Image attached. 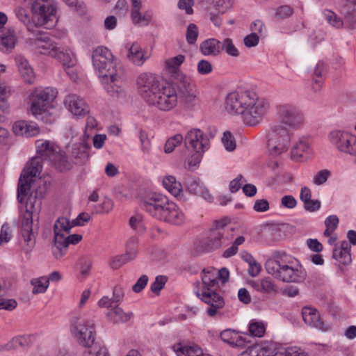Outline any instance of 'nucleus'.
<instances>
[{
    "instance_id": "nucleus-1",
    "label": "nucleus",
    "mask_w": 356,
    "mask_h": 356,
    "mask_svg": "<svg viewBox=\"0 0 356 356\" xmlns=\"http://www.w3.org/2000/svg\"><path fill=\"white\" fill-rule=\"evenodd\" d=\"M225 108L232 115H241L245 124L255 126L268 113L270 104L256 92L241 88L227 95Z\"/></svg>"
},
{
    "instance_id": "nucleus-2",
    "label": "nucleus",
    "mask_w": 356,
    "mask_h": 356,
    "mask_svg": "<svg viewBox=\"0 0 356 356\" xmlns=\"http://www.w3.org/2000/svg\"><path fill=\"white\" fill-rule=\"evenodd\" d=\"M174 84L175 88L165 83L149 104L164 111L172 109L178 99L186 109L192 110L200 106L199 92L191 78L182 74H178Z\"/></svg>"
},
{
    "instance_id": "nucleus-3",
    "label": "nucleus",
    "mask_w": 356,
    "mask_h": 356,
    "mask_svg": "<svg viewBox=\"0 0 356 356\" xmlns=\"http://www.w3.org/2000/svg\"><path fill=\"white\" fill-rule=\"evenodd\" d=\"M141 208L152 217L172 225H181L184 214L175 203L161 193H149L140 201Z\"/></svg>"
},
{
    "instance_id": "nucleus-4",
    "label": "nucleus",
    "mask_w": 356,
    "mask_h": 356,
    "mask_svg": "<svg viewBox=\"0 0 356 356\" xmlns=\"http://www.w3.org/2000/svg\"><path fill=\"white\" fill-rule=\"evenodd\" d=\"M293 259L285 252H276L273 259H269L265 264L268 274L283 282L300 283L305 280L306 273L293 268Z\"/></svg>"
},
{
    "instance_id": "nucleus-5",
    "label": "nucleus",
    "mask_w": 356,
    "mask_h": 356,
    "mask_svg": "<svg viewBox=\"0 0 356 356\" xmlns=\"http://www.w3.org/2000/svg\"><path fill=\"white\" fill-rule=\"evenodd\" d=\"M39 156L31 159L29 166L24 169L19 179L17 186V200L20 203L25 201V199L32 194L34 203L37 202V200L40 204V200L42 197L43 195L42 192L38 193L36 190L34 193L31 192L32 184L34 182V178L39 175L42 169V161L43 160L48 161L49 159H45L42 155L38 154Z\"/></svg>"
},
{
    "instance_id": "nucleus-6",
    "label": "nucleus",
    "mask_w": 356,
    "mask_h": 356,
    "mask_svg": "<svg viewBox=\"0 0 356 356\" xmlns=\"http://www.w3.org/2000/svg\"><path fill=\"white\" fill-rule=\"evenodd\" d=\"M32 194L26 202V211L21 221L19 243L22 251L29 258L36 243L37 228L33 227V213L36 211Z\"/></svg>"
},
{
    "instance_id": "nucleus-7",
    "label": "nucleus",
    "mask_w": 356,
    "mask_h": 356,
    "mask_svg": "<svg viewBox=\"0 0 356 356\" xmlns=\"http://www.w3.org/2000/svg\"><path fill=\"white\" fill-rule=\"evenodd\" d=\"M233 232L226 219L215 220L207 237L200 242L201 247L205 252H211L227 246L234 238Z\"/></svg>"
},
{
    "instance_id": "nucleus-8",
    "label": "nucleus",
    "mask_w": 356,
    "mask_h": 356,
    "mask_svg": "<svg viewBox=\"0 0 356 356\" xmlns=\"http://www.w3.org/2000/svg\"><path fill=\"white\" fill-rule=\"evenodd\" d=\"M31 11L36 26L51 29L58 22L56 7L51 0L34 1L32 2Z\"/></svg>"
},
{
    "instance_id": "nucleus-9",
    "label": "nucleus",
    "mask_w": 356,
    "mask_h": 356,
    "mask_svg": "<svg viewBox=\"0 0 356 356\" xmlns=\"http://www.w3.org/2000/svg\"><path fill=\"white\" fill-rule=\"evenodd\" d=\"M37 154L42 155L53 163L60 172L69 170L72 168V163L68 161L66 154L61 152L59 147L49 140L36 141Z\"/></svg>"
},
{
    "instance_id": "nucleus-10",
    "label": "nucleus",
    "mask_w": 356,
    "mask_h": 356,
    "mask_svg": "<svg viewBox=\"0 0 356 356\" xmlns=\"http://www.w3.org/2000/svg\"><path fill=\"white\" fill-rule=\"evenodd\" d=\"M37 41L36 45L41 54L56 58L67 68H70L75 65L76 60L71 51L58 47V44L51 41L48 36H37Z\"/></svg>"
},
{
    "instance_id": "nucleus-11",
    "label": "nucleus",
    "mask_w": 356,
    "mask_h": 356,
    "mask_svg": "<svg viewBox=\"0 0 356 356\" xmlns=\"http://www.w3.org/2000/svg\"><path fill=\"white\" fill-rule=\"evenodd\" d=\"M291 133L283 125L276 124L270 128L267 147L270 155L275 157L286 152L290 144Z\"/></svg>"
},
{
    "instance_id": "nucleus-12",
    "label": "nucleus",
    "mask_w": 356,
    "mask_h": 356,
    "mask_svg": "<svg viewBox=\"0 0 356 356\" xmlns=\"http://www.w3.org/2000/svg\"><path fill=\"white\" fill-rule=\"evenodd\" d=\"M70 332L80 346L91 347L94 344L96 332L90 321L81 317L73 318L70 323Z\"/></svg>"
},
{
    "instance_id": "nucleus-13",
    "label": "nucleus",
    "mask_w": 356,
    "mask_h": 356,
    "mask_svg": "<svg viewBox=\"0 0 356 356\" xmlns=\"http://www.w3.org/2000/svg\"><path fill=\"white\" fill-rule=\"evenodd\" d=\"M113 58L111 51L106 47H98L93 51L92 63L99 76L110 77L112 81L115 79L117 70L114 67Z\"/></svg>"
},
{
    "instance_id": "nucleus-14",
    "label": "nucleus",
    "mask_w": 356,
    "mask_h": 356,
    "mask_svg": "<svg viewBox=\"0 0 356 356\" xmlns=\"http://www.w3.org/2000/svg\"><path fill=\"white\" fill-rule=\"evenodd\" d=\"M165 83L156 75L152 73H142L137 79L139 94L149 104Z\"/></svg>"
},
{
    "instance_id": "nucleus-15",
    "label": "nucleus",
    "mask_w": 356,
    "mask_h": 356,
    "mask_svg": "<svg viewBox=\"0 0 356 356\" xmlns=\"http://www.w3.org/2000/svg\"><path fill=\"white\" fill-rule=\"evenodd\" d=\"M330 143L341 153L356 156V136L349 132L334 130L328 136Z\"/></svg>"
},
{
    "instance_id": "nucleus-16",
    "label": "nucleus",
    "mask_w": 356,
    "mask_h": 356,
    "mask_svg": "<svg viewBox=\"0 0 356 356\" xmlns=\"http://www.w3.org/2000/svg\"><path fill=\"white\" fill-rule=\"evenodd\" d=\"M55 97L54 91L47 88L43 90H36L31 95V112L38 119L40 118L47 111L49 103Z\"/></svg>"
},
{
    "instance_id": "nucleus-17",
    "label": "nucleus",
    "mask_w": 356,
    "mask_h": 356,
    "mask_svg": "<svg viewBox=\"0 0 356 356\" xmlns=\"http://www.w3.org/2000/svg\"><path fill=\"white\" fill-rule=\"evenodd\" d=\"M184 145L188 149L195 152L204 153L210 147V140L208 136L201 129H193L186 134Z\"/></svg>"
},
{
    "instance_id": "nucleus-18",
    "label": "nucleus",
    "mask_w": 356,
    "mask_h": 356,
    "mask_svg": "<svg viewBox=\"0 0 356 356\" xmlns=\"http://www.w3.org/2000/svg\"><path fill=\"white\" fill-rule=\"evenodd\" d=\"M277 114L279 120L289 127L297 129L302 124V113L294 106L281 104L277 106Z\"/></svg>"
},
{
    "instance_id": "nucleus-19",
    "label": "nucleus",
    "mask_w": 356,
    "mask_h": 356,
    "mask_svg": "<svg viewBox=\"0 0 356 356\" xmlns=\"http://www.w3.org/2000/svg\"><path fill=\"white\" fill-rule=\"evenodd\" d=\"M196 295L209 305L207 312L210 316H214L218 309L222 308L225 305L223 298L215 290L198 289L196 291Z\"/></svg>"
},
{
    "instance_id": "nucleus-20",
    "label": "nucleus",
    "mask_w": 356,
    "mask_h": 356,
    "mask_svg": "<svg viewBox=\"0 0 356 356\" xmlns=\"http://www.w3.org/2000/svg\"><path fill=\"white\" fill-rule=\"evenodd\" d=\"M302 316L305 323L323 332L330 329V325L322 321L318 311L314 307H304L302 309Z\"/></svg>"
},
{
    "instance_id": "nucleus-21",
    "label": "nucleus",
    "mask_w": 356,
    "mask_h": 356,
    "mask_svg": "<svg viewBox=\"0 0 356 356\" xmlns=\"http://www.w3.org/2000/svg\"><path fill=\"white\" fill-rule=\"evenodd\" d=\"M136 238H131L127 243L126 252L121 255L113 257L111 259L110 266L113 269H118L122 265L134 260L137 255L136 248Z\"/></svg>"
},
{
    "instance_id": "nucleus-22",
    "label": "nucleus",
    "mask_w": 356,
    "mask_h": 356,
    "mask_svg": "<svg viewBox=\"0 0 356 356\" xmlns=\"http://www.w3.org/2000/svg\"><path fill=\"white\" fill-rule=\"evenodd\" d=\"M65 104L74 115L83 116L89 112L88 106L84 100L75 94L68 95L65 99Z\"/></svg>"
},
{
    "instance_id": "nucleus-23",
    "label": "nucleus",
    "mask_w": 356,
    "mask_h": 356,
    "mask_svg": "<svg viewBox=\"0 0 356 356\" xmlns=\"http://www.w3.org/2000/svg\"><path fill=\"white\" fill-rule=\"evenodd\" d=\"M82 239V236L77 234L63 236V240H60V243H55L52 248V252L54 257L59 259L63 257L67 250L70 244H76Z\"/></svg>"
},
{
    "instance_id": "nucleus-24",
    "label": "nucleus",
    "mask_w": 356,
    "mask_h": 356,
    "mask_svg": "<svg viewBox=\"0 0 356 356\" xmlns=\"http://www.w3.org/2000/svg\"><path fill=\"white\" fill-rule=\"evenodd\" d=\"M16 16L18 18V19L24 24L26 27L27 28V30L30 32H32L35 35V44L38 42L37 41V36L38 37H44L45 36L41 31L35 30L34 28L36 26L35 19L33 17V19H31V17L29 12L24 8L19 7L15 10Z\"/></svg>"
},
{
    "instance_id": "nucleus-25",
    "label": "nucleus",
    "mask_w": 356,
    "mask_h": 356,
    "mask_svg": "<svg viewBox=\"0 0 356 356\" xmlns=\"http://www.w3.org/2000/svg\"><path fill=\"white\" fill-rule=\"evenodd\" d=\"M186 184L191 193L200 196L208 202L212 200L211 195L198 178L188 177L186 179Z\"/></svg>"
},
{
    "instance_id": "nucleus-26",
    "label": "nucleus",
    "mask_w": 356,
    "mask_h": 356,
    "mask_svg": "<svg viewBox=\"0 0 356 356\" xmlns=\"http://www.w3.org/2000/svg\"><path fill=\"white\" fill-rule=\"evenodd\" d=\"M15 134L25 137H32L39 133V127L34 122H28L24 120L16 122L13 126Z\"/></svg>"
},
{
    "instance_id": "nucleus-27",
    "label": "nucleus",
    "mask_w": 356,
    "mask_h": 356,
    "mask_svg": "<svg viewBox=\"0 0 356 356\" xmlns=\"http://www.w3.org/2000/svg\"><path fill=\"white\" fill-rule=\"evenodd\" d=\"M72 226V221L70 222L67 218L61 217L58 218L54 223V238L55 243H60V240H63V236L67 235L70 232Z\"/></svg>"
},
{
    "instance_id": "nucleus-28",
    "label": "nucleus",
    "mask_w": 356,
    "mask_h": 356,
    "mask_svg": "<svg viewBox=\"0 0 356 356\" xmlns=\"http://www.w3.org/2000/svg\"><path fill=\"white\" fill-rule=\"evenodd\" d=\"M15 61L22 78L29 83H32L34 80V73L29 61L22 55L17 56Z\"/></svg>"
},
{
    "instance_id": "nucleus-29",
    "label": "nucleus",
    "mask_w": 356,
    "mask_h": 356,
    "mask_svg": "<svg viewBox=\"0 0 356 356\" xmlns=\"http://www.w3.org/2000/svg\"><path fill=\"white\" fill-rule=\"evenodd\" d=\"M200 50L204 56H217L220 54V41L216 38H209L200 45Z\"/></svg>"
},
{
    "instance_id": "nucleus-30",
    "label": "nucleus",
    "mask_w": 356,
    "mask_h": 356,
    "mask_svg": "<svg viewBox=\"0 0 356 356\" xmlns=\"http://www.w3.org/2000/svg\"><path fill=\"white\" fill-rule=\"evenodd\" d=\"M220 337L224 342L229 344L232 347H243L246 342L243 337L231 329L222 331Z\"/></svg>"
},
{
    "instance_id": "nucleus-31",
    "label": "nucleus",
    "mask_w": 356,
    "mask_h": 356,
    "mask_svg": "<svg viewBox=\"0 0 356 356\" xmlns=\"http://www.w3.org/2000/svg\"><path fill=\"white\" fill-rule=\"evenodd\" d=\"M163 185L175 197L181 199L183 196L182 185L177 181L174 176L165 177L163 180Z\"/></svg>"
},
{
    "instance_id": "nucleus-32",
    "label": "nucleus",
    "mask_w": 356,
    "mask_h": 356,
    "mask_svg": "<svg viewBox=\"0 0 356 356\" xmlns=\"http://www.w3.org/2000/svg\"><path fill=\"white\" fill-rule=\"evenodd\" d=\"M327 73V65L322 61H318L312 72L313 90L314 91L319 90L324 81Z\"/></svg>"
},
{
    "instance_id": "nucleus-33",
    "label": "nucleus",
    "mask_w": 356,
    "mask_h": 356,
    "mask_svg": "<svg viewBox=\"0 0 356 356\" xmlns=\"http://www.w3.org/2000/svg\"><path fill=\"white\" fill-rule=\"evenodd\" d=\"M106 316L109 321L114 323H119L128 321L133 316V313H126L117 305L107 312Z\"/></svg>"
},
{
    "instance_id": "nucleus-34",
    "label": "nucleus",
    "mask_w": 356,
    "mask_h": 356,
    "mask_svg": "<svg viewBox=\"0 0 356 356\" xmlns=\"http://www.w3.org/2000/svg\"><path fill=\"white\" fill-rule=\"evenodd\" d=\"M177 356H204L202 349L197 345L184 346L176 343L173 346Z\"/></svg>"
},
{
    "instance_id": "nucleus-35",
    "label": "nucleus",
    "mask_w": 356,
    "mask_h": 356,
    "mask_svg": "<svg viewBox=\"0 0 356 356\" xmlns=\"http://www.w3.org/2000/svg\"><path fill=\"white\" fill-rule=\"evenodd\" d=\"M127 56L134 64L138 66L142 65L149 57L145 55L141 47L137 43L132 44L129 48Z\"/></svg>"
},
{
    "instance_id": "nucleus-36",
    "label": "nucleus",
    "mask_w": 356,
    "mask_h": 356,
    "mask_svg": "<svg viewBox=\"0 0 356 356\" xmlns=\"http://www.w3.org/2000/svg\"><path fill=\"white\" fill-rule=\"evenodd\" d=\"M17 38L13 29H8L0 36V50L2 51H10L15 46Z\"/></svg>"
},
{
    "instance_id": "nucleus-37",
    "label": "nucleus",
    "mask_w": 356,
    "mask_h": 356,
    "mask_svg": "<svg viewBox=\"0 0 356 356\" xmlns=\"http://www.w3.org/2000/svg\"><path fill=\"white\" fill-rule=\"evenodd\" d=\"M272 350L268 345L252 346L241 353L238 356H273Z\"/></svg>"
},
{
    "instance_id": "nucleus-38",
    "label": "nucleus",
    "mask_w": 356,
    "mask_h": 356,
    "mask_svg": "<svg viewBox=\"0 0 356 356\" xmlns=\"http://www.w3.org/2000/svg\"><path fill=\"white\" fill-rule=\"evenodd\" d=\"M32 343L31 336H18L13 337L8 343H6L4 346V350H10L19 348H25L29 347Z\"/></svg>"
},
{
    "instance_id": "nucleus-39",
    "label": "nucleus",
    "mask_w": 356,
    "mask_h": 356,
    "mask_svg": "<svg viewBox=\"0 0 356 356\" xmlns=\"http://www.w3.org/2000/svg\"><path fill=\"white\" fill-rule=\"evenodd\" d=\"M340 13L347 23L350 25L356 24V4L342 3Z\"/></svg>"
},
{
    "instance_id": "nucleus-40",
    "label": "nucleus",
    "mask_w": 356,
    "mask_h": 356,
    "mask_svg": "<svg viewBox=\"0 0 356 356\" xmlns=\"http://www.w3.org/2000/svg\"><path fill=\"white\" fill-rule=\"evenodd\" d=\"M202 289L215 290L218 286V279L217 276L211 272H205L203 270V275L202 277Z\"/></svg>"
},
{
    "instance_id": "nucleus-41",
    "label": "nucleus",
    "mask_w": 356,
    "mask_h": 356,
    "mask_svg": "<svg viewBox=\"0 0 356 356\" xmlns=\"http://www.w3.org/2000/svg\"><path fill=\"white\" fill-rule=\"evenodd\" d=\"M310 149L309 143L305 138L300 139L291 149V156L296 159L302 156L304 152H309Z\"/></svg>"
},
{
    "instance_id": "nucleus-42",
    "label": "nucleus",
    "mask_w": 356,
    "mask_h": 356,
    "mask_svg": "<svg viewBox=\"0 0 356 356\" xmlns=\"http://www.w3.org/2000/svg\"><path fill=\"white\" fill-rule=\"evenodd\" d=\"M115 79L112 81V79L110 77H108L107 79H109L110 83H108L105 86L107 92L111 96L118 95L122 91L121 88H122V80L121 76L119 75V74L117 71H116V75L115 76Z\"/></svg>"
},
{
    "instance_id": "nucleus-43",
    "label": "nucleus",
    "mask_w": 356,
    "mask_h": 356,
    "mask_svg": "<svg viewBox=\"0 0 356 356\" xmlns=\"http://www.w3.org/2000/svg\"><path fill=\"white\" fill-rule=\"evenodd\" d=\"M225 51L227 54L232 57H238L239 51L234 45L232 39L229 38H224L220 41V53Z\"/></svg>"
},
{
    "instance_id": "nucleus-44",
    "label": "nucleus",
    "mask_w": 356,
    "mask_h": 356,
    "mask_svg": "<svg viewBox=\"0 0 356 356\" xmlns=\"http://www.w3.org/2000/svg\"><path fill=\"white\" fill-rule=\"evenodd\" d=\"M33 286V293H42L46 291L48 288L49 280H47L46 277H40L38 279H33L31 282Z\"/></svg>"
},
{
    "instance_id": "nucleus-45",
    "label": "nucleus",
    "mask_w": 356,
    "mask_h": 356,
    "mask_svg": "<svg viewBox=\"0 0 356 356\" xmlns=\"http://www.w3.org/2000/svg\"><path fill=\"white\" fill-rule=\"evenodd\" d=\"M129 226L138 233H142L145 230L144 218L140 214H136L129 218Z\"/></svg>"
},
{
    "instance_id": "nucleus-46",
    "label": "nucleus",
    "mask_w": 356,
    "mask_h": 356,
    "mask_svg": "<svg viewBox=\"0 0 356 356\" xmlns=\"http://www.w3.org/2000/svg\"><path fill=\"white\" fill-rule=\"evenodd\" d=\"M332 257L343 266L349 265L352 261L350 252H343L337 248L334 250Z\"/></svg>"
},
{
    "instance_id": "nucleus-47",
    "label": "nucleus",
    "mask_w": 356,
    "mask_h": 356,
    "mask_svg": "<svg viewBox=\"0 0 356 356\" xmlns=\"http://www.w3.org/2000/svg\"><path fill=\"white\" fill-rule=\"evenodd\" d=\"M323 15L325 20L333 27L339 29L343 26V22L342 19L334 12L330 10H326L324 11Z\"/></svg>"
},
{
    "instance_id": "nucleus-48",
    "label": "nucleus",
    "mask_w": 356,
    "mask_h": 356,
    "mask_svg": "<svg viewBox=\"0 0 356 356\" xmlns=\"http://www.w3.org/2000/svg\"><path fill=\"white\" fill-rule=\"evenodd\" d=\"M185 56L179 54L170 58L165 61V67L169 72H175L179 67L184 63Z\"/></svg>"
},
{
    "instance_id": "nucleus-49",
    "label": "nucleus",
    "mask_w": 356,
    "mask_h": 356,
    "mask_svg": "<svg viewBox=\"0 0 356 356\" xmlns=\"http://www.w3.org/2000/svg\"><path fill=\"white\" fill-rule=\"evenodd\" d=\"M261 293H275L277 292L276 286L272 279L266 277L260 280Z\"/></svg>"
},
{
    "instance_id": "nucleus-50",
    "label": "nucleus",
    "mask_w": 356,
    "mask_h": 356,
    "mask_svg": "<svg viewBox=\"0 0 356 356\" xmlns=\"http://www.w3.org/2000/svg\"><path fill=\"white\" fill-rule=\"evenodd\" d=\"M131 17L134 24L143 26H147L151 19L149 16L142 15L140 10H131Z\"/></svg>"
},
{
    "instance_id": "nucleus-51",
    "label": "nucleus",
    "mask_w": 356,
    "mask_h": 356,
    "mask_svg": "<svg viewBox=\"0 0 356 356\" xmlns=\"http://www.w3.org/2000/svg\"><path fill=\"white\" fill-rule=\"evenodd\" d=\"M184 138L181 134H176L174 136L170 138L165 144V152L168 154L171 153L177 145L181 144Z\"/></svg>"
},
{
    "instance_id": "nucleus-52",
    "label": "nucleus",
    "mask_w": 356,
    "mask_h": 356,
    "mask_svg": "<svg viewBox=\"0 0 356 356\" xmlns=\"http://www.w3.org/2000/svg\"><path fill=\"white\" fill-rule=\"evenodd\" d=\"M198 29L195 24H190L186 29V41L190 44H193L196 42L198 37Z\"/></svg>"
},
{
    "instance_id": "nucleus-53",
    "label": "nucleus",
    "mask_w": 356,
    "mask_h": 356,
    "mask_svg": "<svg viewBox=\"0 0 356 356\" xmlns=\"http://www.w3.org/2000/svg\"><path fill=\"white\" fill-rule=\"evenodd\" d=\"M222 142L227 150L233 151L235 149V138L230 131H226L224 132L223 136L222 138Z\"/></svg>"
},
{
    "instance_id": "nucleus-54",
    "label": "nucleus",
    "mask_w": 356,
    "mask_h": 356,
    "mask_svg": "<svg viewBox=\"0 0 356 356\" xmlns=\"http://www.w3.org/2000/svg\"><path fill=\"white\" fill-rule=\"evenodd\" d=\"M166 282L167 277L165 276H156L154 282L151 284V291L156 294H159L160 291L164 287Z\"/></svg>"
},
{
    "instance_id": "nucleus-55",
    "label": "nucleus",
    "mask_w": 356,
    "mask_h": 356,
    "mask_svg": "<svg viewBox=\"0 0 356 356\" xmlns=\"http://www.w3.org/2000/svg\"><path fill=\"white\" fill-rule=\"evenodd\" d=\"M12 238V229L8 223H4L0 231V245L8 243Z\"/></svg>"
},
{
    "instance_id": "nucleus-56",
    "label": "nucleus",
    "mask_w": 356,
    "mask_h": 356,
    "mask_svg": "<svg viewBox=\"0 0 356 356\" xmlns=\"http://www.w3.org/2000/svg\"><path fill=\"white\" fill-rule=\"evenodd\" d=\"M249 332L252 336L261 337L265 332V327L262 323L254 322L250 323Z\"/></svg>"
},
{
    "instance_id": "nucleus-57",
    "label": "nucleus",
    "mask_w": 356,
    "mask_h": 356,
    "mask_svg": "<svg viewBox=\"0 0 356 356\" xmlns=\"http://www.w3.org/2000/svg\"><path fill=\"white\" fill-rule=\"evenodd\" d=\"M197 70L200 74L205 75L212 72L213 66L209 61L202 59L198 62Z\"/></svg>"
},
{
    "instance_id": "nucleus-58",
    "label": "nucleus",
    "mask_w": 356,
    "mask_h": 356,
    "mask_svg": "<svg viewBox=\"0 0 356 356\" xmlns=\"http://www.w3.org/2000/svg\"><path fill=\"white\" fill-rule=\"evenodd\" d=\"M293 10L288 5L281 6L276 9L275 17L284 19L292 15Z\"/></svg>"
},
{
    "instance_id": "nucleus-59",
    "label": "nucleus",
    "mask_w": 356,
    "mask_h": 356,
    "mask_svg": "<svg viewBox=\"0 0 356 356\" xmlns=\"http://www.w3.org/2000/svg\"><path fill=\"white\" fill-rule=\"evenodd\" d=\"M148 277L146 275H141L137 282L132 286V291L135 293L141 292L148 282Z\"/></svg>"
},
{
    "instance_id": "nucleus-60",
    "label": "nucleus",
    "mask_w": 356,
    "mask_h": 356,
    "mask_svg": "<svg viewBox=\"0 0 356 356\" xmlns=\"http://www.w3.org/2000/svg\"><path fill=\"white\" fill-rule=\"evenodd\" d=\"M139 138L141 143L142 151L144 154H148L150 150V142L148 139L147 135L143 131L139 133Z\"/></svg>"
},
{
    "instance_id": "nucleus-61",
    "label": "nucleus",
    "mask_w": 356,
    "mask_h": 356,
    "mask_svg": "<svg viewBox=\"0 0 356 356\" xmlns=\"http://www.w3.org/2000/svg\"><path fill=\"white\" fill-rule=\"evenodd\" d=\"M259 37L257 33H252L246 35L243 39L244 44L247 47H253L258 44Z\"/></svg>"
},
{
    "instance_id": "nucleus-62",
    "label": "nucleus",
    "mask_w": 356,
    "mask_h": 356,
    "mask_svg": "<svg viewBox=\"0 0 356 356\" xmlns=\"http://www.w3.org/2000/svg\"><path fill=\"white\" fill-rule=\"evenodd\" d=\"M194 5L193 0H179L178 8L181 10H185L187 15H191L193 13V6Z\"/></svg>"
},
{
    "instance_id": "nucleus-63",
    "label": "nucleus",
    "mask_w": 356,
    "mask_h": 356,
    "mask_svg": "<svg viewBox=\"0 0 356 356\" xmlns=\"http://www.w3.org/2000/svg\"><path fill=\"white\" fill-rule=\"evenodd\" d=\"M330 171L327 170H322L319 171L314 177V183L316 185H321L324 184L330 176Z\"/></svg>"
},
{
    "instance_id": "nucleus-64",
    "label": "nucleus",
    "mask_w": 356,
    "mask_h": 356,
    "mask_svg": "<svg viewBox=\"0 0 356 356\" xmlns=\"http://www.w3.org/2000/svg\"><path fill=\"white\" fill-rule=\"evenodd\" d=\"M281 204L285 208L293 209L297 204V200L293 196L287 195L282 197Z\"/></svg>"
}]
</instances>
